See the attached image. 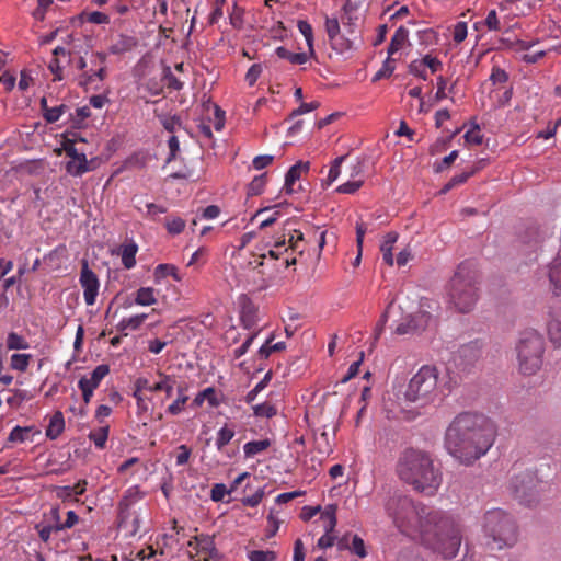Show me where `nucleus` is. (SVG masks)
Segmentation results:
<instances>
[{
    "mask_svg": "<svg viewBox=\"0 0 561 561\" xmlns=\"http://www.w3.org/2000/svg\"><path fill=\"white\" fill-rule=\"evenodd\" d=\"M386 512L403 534L420 538L425 547L444 559L457 556L462 536L453 517L440 511L419 507L410 496L400 493L389 497Z\"/></svg>",
    "mask_w": 561,
    "mask_h": 561,
    "instance_id": "f257e3e1",
    "label": "nucleus"
},
{
    "mask_svg": "<svg viewBox=\"0 0 561 561\" xmlns=\"http://www.w3.org/2000/svg\"><path fill=\"white\" fill-rule=\"evenodd\" d=\"M493 422L477 413H460L445 433L447 451L463 465H471L491 448L494 443Z\"/></svg>",
    "mask_w": 561,
    "mask_h": 561,
    "instance_id": "f03ea898",
    "label": "nucleus"
},
{
    "mask_svg": "<svg viewBox=\"0 0 561 561\" xmlns=\"http://www.w3.org/2000/svg\"><path fill=\"white\" fill-rule=\"evenodd\" d=\"M396 472L414 491L432 496L438 491L443 477L432 457L420 449L407 448L397 461Z\"/></svg>",
    "mask_w": 561,
    "mask_h": 561,
    "instance_id": "7ed1b4c3",
    "label": "nucleus"
},
{
    "mask_svg": "<svg viewBox=\"0 0 561 561\" xmlns=\"http://www.w3.org/2000/svg\"><path fill=\"white\" fill-rule=\"evenodd\" d=\"M479 271L470 261L461 262L447 285L448 301L462 313L469 312L479 299Z\"/></svg>",
    "mask_w": 561,
    "mask_h": 561,
    "instance_id": "20e7f679",
    "label": "nucleus"
},
{
    "mask_svg": "<svg viewBox=\"0 0 561 561\" xmlns=\"http://www.w3.org/2000/svg\"><path fill=\"white\" fill-rule=\"evenodd\" d=\"M545 350V340L537 330L520 332L515 344L518 371L524 376L536 375L542 366Z\"/></svg>",
    "mask_w": 561,
    "mask_h": 561,
    "instance_id": "39448f33",
    "label": "nucleus"
},
{
    "mask_svg": "<svg viewBox=\"0 0 561 561\" xmlns=\"http://www.w3.org/2000/svg\"><path fill=\"white\" fill-rule=\"evenodd\" d=\"M483 529L486 537L492 540V548L512 547L517 541V528L513 518L500 508L485 513ZM488 545H491V542H488Z\"/></svg>",
    "mask_w": 561,
    "mask_h": 561,
    "instance_id": "423d86ee",
    "label": "nucleus"
},
{
    "mask_svg": "<svg viewBox=\"0 0 561 561\" xmlns=\"http://www.w3.org/2000/svg\"><path fill=\"white\" fill-rule=\"evenodd\" d=\"M438 369L432 365H423L410 379L404 397L410 402L426 404L436 396Z\"/></svg>",
    "mask_w": 561,
    "mask_h": 561,
    "instance_id": "0eeeda50",
    "label": "nucleus"
},
{
    "mask_svg": "<svg viewBox=\"0 0 561 561\" xmlns=\"http://www.w3.org/2000/svg\"><path fill=\"white\" fill-rule=\"evenodd\" d=\"M76 69L80 71L78 84L85 89H99L107 78V55L102 51H92L88 57L78 56Z\"/></svg>",
    "mask_w": 561,
    "mask_h": 561,
    "instance_id": "6e6552de",
    "label": "nucleus"
},
{
    "mask_svg": "<svg viewBox=\"0 0 561 561\" xmlns=\"http://www.w3.org/2000/svg\"><path fill=\"white\" fill-rule=\"evenodd\" d=\"M539 481L531 471H523L511 478L510 489L522 504L533 505L537 501Z\"/></svg>",
    "mask_w": 561,
    "mask_h": 561,
    "instance_id": "1a4fd4ad",
    "label": "nucleus"
},
{
    "mask_svg": "<svg viewBox=\"0 0 561 561\" xmlns=\"http://www.w3.org/2000/svg\"><path fill=\"white\" fill-rule=\"evenodd\" d=\"M76 53L62 46H57L53 50V58L48 64L49 71L54 75V81H61L65 78L64 70L66 65H73L76 68Z\"/></svg>",
    "mask_w": 561,
    "mask_h": 561,
    "instance_id": "9d476101",
    "label": "nucleus"
},
{
    "mask_svg": "<svg viewBox=\"0 0 561 561\" xmlns=\"http://www.w3.org/2000/svg\"><path fill=\"white\" fill-rule=\"evenodd\" d=\"M79 282L83 289V298L85 304L88 306L94 305L99 294L100 282L96 274L90 270L85 260L82 261Z\"/></svg>",
    "mask_w": 561,
    "mask_h": 561,
    "instance_id": "9b49d317",
    "label": "nucleus"
},
{
    "mask_svg": "<svg viewBox=\"0 0 561 561\" xmlns=\"http://www.w3.org/2000/svg\"><path fill=\"white\" fill-rule=\"evenodd\" d=\"M321 519L324 522V535L319 538L318 547L321 549H327L332 547L335 540V537L332 535L337 523L335 507H327V510L321 515Z\"/></svg>",
    "mask_w": 561,
    "mask_h": 561,
    "instance_id": "f8f14e48",
    "label": "nucleus"
},
{
    "mask_svg": "<svg viewBox=\"0 0 561 561\" xmlns=\"http://www.w3.org/2000/svg\"><path fill=\"white\" fill-rule=\"evenodd\" d=\"M240 320L244 329H253L259 321V308L248 297L240 300Z\"/></svg>",
    "mask_w": 561,
    "mask_h": 561,
    "instance_id": "ddd939ff",
    "label": "nucleus"
},
{
    "mask_svg": "<svg viewBox=\"0 0 561 561\" xmlns=\"http://www.w3.org/2000/svg\"><path fill=\"white\" fill-rule=\"evenodd\" d=\"M138 44L135 36L127 34H118L113 37L108 46V53L112 55H123L131 51Z\"/></svg>",
    "mask_w": 561,
    "mask_h": 561,
    "instance_id": "4468645a",
    "label": "nucleus"
},
{
    "mask_svg": "<svg viewBox=\"0 0 561 561\" xmlns=\"http://www.w3.org/2000/svg\"><path fill=\"white\" fill-rule=\"evenodd\" d=\"M309 168V162L302 161H299L293 167H290V169L286 173L285 183L283 187L286 194L290 195L295 192L294 184L296 183V181L300 179L302 172H308Z\"/></svg>",
    "mask_w": 561,
    "mask_h": 561,
    "instance_id": "2eb2a0df",
    "label": "nucleus"
},
{
    "mask_svg": "<svg viewBox=\"0 0 561 561\" xmlns=\"http://www.w3.org/2000/svg\"><path fill=\"white\" fill-rule=\"evenodd\" d=\"M118 520L119 528L125 530L129 536H135L140 529V518L136 513L122 511L118 514Z\"/></svg>",
    "mask_w": 561,
    "mask_h": 561,
    "instance_id": "dca6fc26",
    "label": "nucleus"
},
{
    "mask_svg": "<svg viewBox=\"0 0 561 561\" xmlns=\"http://www.w3.org/2000/svg\"><path fill=\"white\" fill-rule=\"evenodd\" d=\"M548 277L553 295L561 296V252L549 264Z\"/></svg>",
    "mask_w": 561,
    "mask_h": 561,
    "instance_id": "f3484780",
    "label": "nucleus"
},
{
    "mask_svg": "<svg viewBox=\"0 0 561 561\" xmlns=\"http://www.w3.org/2000/svg\"><path fill=\"white\" fill-rule=\"evenodd\" d=\"M110 367L107 365H99L96 366L90 376H83L79 379V383H82V386L90 387L92 389H96L101 381L108 375Z\"/></svg>",
    "mask_w": 561,
    "mask_h": 561,
    "instance_id": "a211bd4d",
    "label": "nucleus"
},
{
    "mask_svg": "<svg viewBox=\"0 0 561 561\" xmlns=\"http://www.w3.org/2000/svg\"><path fill=\"white\" fill-rule=\"evenodd\" d=\"M409 38V30L404 26H400L396 30L394 34L391 37L388 55L392 57L396 53H398L404 45L408 43Z\"/></svg>",
    "mask_w": 561,
    "mask_h": 561,
    "instance_id": "6ab92c4d",
    "label": "nucleus"
},
{
    "mask_svg": "<svg viewBox=\"0 0 561 561\" xmlns=\"http://www.w3.org/2000/svg\"><path fill=\"white\" fill-rule=\"evenodd\" d=\"M91 170L92 168L85 154H82L81 158L71 159L66 163V171L72 176H81Z\"/></svg>",
    "mask_w": 561,
    "mask_h": 561,
    "instance_id": "aec40b11",
    "label": "nucleus"
},
{
    "mask_svg": "<svg viewBox=\"0 0 561 561\" xmlns=\"http://www.w3.org/2000/svg\"><path fill=\"white\" fill-rule=\"evenodd\" d=\"M158 376L160 380L152 385L151 392H165L167 398H170L176 382L174 376L164 373H158Z\"/></svg>",
    "mask_w": 561,
    "mask_h": 561,
    "instance_id": "412c9836",
    "label": "nucleus"
},
{
    "mask_svg": "<svg viewBox=\"0 0 561 561\" xmlns=\"http://www.w3.org/2000/svg\"><path fill=\"white\" fill-rule=\"evenodd\" d=\"M207 401L210 408H217L220 405V400L217 397L216 390L213 387H208L203 391L198 392L194 398L192 404L196 408L202 407Z\"/></svg>",
    "mask_w": 561,
    "mask_h": 561,
    "instance_id": "4be33fe9",
    "label": "nucleus"
},
{
    "mask_svg": "<svg viewBox=\"0 0 561 561\" xmlns=\"http://www.w3.org/2000/svg\"><path fill=\"white\" fill-rule=\"evenodd\" d=\"M65 430V419L60 411L54 413L46 428V436L56 439Z\"/></svg>",
    "mask_w": 561,
    "mask_h": 561,
    "instance_id": "5701e85b",
    "label": "nucleus"
},
{
    "mask_svg": "<svg viewBox=\"0 0 561 561\" xmlns=\"http://www.w3.org/2000/svg\"><path fill=\"white\" fill-rule=\"evenodd\" d=\"M549 341L556 348H561V319L552 316L547 323Z\"/></svg>",
    "mask_w": 561,
    "mask_h": 561,
    "instance_id": "b1692460",
    "label": "nucleus"
},
{
    "mask_svg": "<svg viewBox=\"0 0 561 561\" xmlns=\"http://www.w3.org/2000/svg\"><path fill=\"white\" fill-rule=\"evenodd\" d=\"M271 447V440L268 438L260 440H251L244 444L243 453L245 458H253L267 450Z\"/></svg>",
    "mask_w": 561,
    "mask_h": 561,
    "instance_id": "393cba45",
    "label": "nucleus"
},
{
    "mask_svg": "<svg viewBox=\"0 0 561 561\" xmlns=\"http://www.w3.org/2000/svg\"><path fill=\"white\" fill-rule=\"evenodd\" d=\"M157 290L153 287H140L135 293V304L138 306H152L157 304Z\"/></svg>",
    "mask_w": 561,
    "mask_h": 561,
    "instance_id": "a878e982",
    "label": "nucleus"
},
{
    "mask_svg": "<svg viewBox=\"0 0 561 561\" xmlns=\"http://www.w3.org/2000/svg\"><path fill=\"white\" fill-rule=\"evenodd\" d=\"M398 240V234L396 232H389L385 236L382 244L380 247V251L382 253V260L386 264L392 266L393 265V255L392 249L394 243Z\"/></svg>",
    "mask_w": 561,
    "mask_h": 561,
    "instance_id": "bb28decb",
    "label": "nucleus"
},
{
    "mask_svg": "<svg viewBox=\"0 0 561 561\" xmlns=\"http://www.w3.org/2000/svg\"><path fill=\"white\" fill-rule=\"evenodd\" d=\"M186 386H178L176 392L178 397L168 407L167 412L171 415H179L183 409L184 405L188 401V396H186Z\"/></svg>",
    "mask_w": 561,
    "mask_h": 561,
    "instance_id": "cd10ccee",
    "label": "nucleus"
},
{
    "mask_svg": "<svg viewBox=\"0 0 561 561\" xmlns=\"http://www.w3.org/2000/svg\"><path fill=\"white\" fill-rule=\"evenodd\" d=\"M138 252V245L130 241L122 247L121 256L122 263L125 268L130 270L136 265V254Z\"/></svg>",
    "mask_w": 561,
    "mask_h": 561,
    "instance_id": "c85d7f7f",
    "label": "nucleus"
},
{
    "mask_svg": "<svg viewBox=\"0 0 561 561\" xmlns=\"http://www.w3.org/2000/svg\"><path fill=\"white\" fill-rule=\"evenodd\" d=\"M484 167V160H481L477 163L476 167H473L472 169L468 170V171H462L461 173L459 174H455L450 180L449 182L446 184L445 186V191L447 190H450L455 186H458L465 182H467V180L472 176L474 173H477L479 170H481L482 168Z\"/></svg>",
    "mask_w": 561,
    "mask_h": 561,
    "instance_id": "c756f323",
    "label": "nucleus"
},
{
    "mask_svg": "<svg viewBox=\"0 0 561 561\" xmlns=\"http://www.w3.org/2000/svg\"><path fill=\"white\" fill-rule=\"evenodd\" d=\"M147 318V313H140L129 318H123L117 324V330L121 332L125 330H138Z\"/></svg>",
    "mask_w": 561,
    "mask_h": 561,
    "instance_id": "7c9ffc66",
    "label": "nucleus"
},
{
    "mask_svg": "<svg viewBox=\"0 0 561 561\" xmlns=\"http://www.w3.org/2000/svg\"><path fill=\"white\" fill-rule=\"evenodd\" d=\"M275 53L279 58L286 59L293 65H302L308 60V56L306 53H291L283 46L277 47Z\"/></svg>",
    "mask_w": 561,
    "mask_h": 561,
    "instance_id": "2f4dec72",
    "label": "nucleus"
},
{
    "mask_svg": "<svg viewBox=\"0 0 561 561\" xmlns=\"http://www.w3.org/2000/svg\"><path fill=\"white\" fill-rule=\"evenodd\" d=\"M110 426L104 425L89 433V439L94 443L98 449H104L108 438Z\"/></svg>",
    "mask_w": 561,
    "mask_h": 561,
    "instance_id": "473e14b6",
    "label": "nucleus"
},
{
    "mask_svg": "<svg viewBox=\"0 0 561 561\" xmlns=\"http://www.w3.org/2000/svg\"><path fill=\"white\" fill-rule=\"evenodd\" d=\"M141 499H142V493L140 492L138 486L129 488L125 492L123 499L119 502V505H118L119 512L129 511L130 505L138 502Z\"/></svg>",
    "mask_w": 561,
    "mask_h": 561,
    "instance_id": "72a5a7b5",
    "label": "nucleus"
},
{
    "mask_svg": "<svg viewBox=\"0 0 561 561\" xmlns=\"http://www.w3.org/2000/svg\"><path fill=\"white\" fill-rule=\"evenodd\" d=\"M274 336L271 335L267 341L260 347L257 355L261 359H267L273 352H280L286 348L285 342L272 344Z\"/></svg>",
    "mask_w": 561,
    "mask_h": 561,
    "instance_id": "f704fd0d",
    "label": "nucleus"
},
{
    "mask_svg": "<svg viewBox=\"0 0 561 561\" xmlns=\"http://www.w3.org/2000/svg\"><path fill=\"white\" fill-rule=\"evenodd\" d=\"M33 432V427L26 426H15L9 434L8 442L9 443H24L26 440H32L31 433Z\"/></svg>",
    "mask_w": 561,
    "mask_h": 561,
    "instance_id": "c9c22d12",
    "label": "nucleus"
},
{
    "mask_svg": "<svg viewBox=\"0 0 561 561\" xmlns=\"http://www.w3.org/2000/svg\"><path fill=\"white\" fill-rule=\"evenodd\" d=\"M410 318L411 322H413V328L416 329L417 332L425 330L432 320V316L425 310H419L411 314Z\"/></svg>",
    "mask_w": 561,
    "mask_h": 561,
    "instance_id": "e433bc0d",
    "label": "nucleus"
},
{
    "mask_svg": "<svg viewBox=\"0 0 561 561\" xmlns=\"http://www.w3.org/2000/svg\"><path fill=\"white\" fill-rule=\"evenodd\" d=\"M153 275L156 282H159L161 278H164L167 276H172L175 280H180L178 268L172 264H159L154 268Z\"/></svg>",
    "mask_w": 561,
    "mask_h": 561,
    "instance_id": "4c0bfd02",
    "label": "nucleus"
},
{
    "mask_svg": "<svg viewBox=\"0 0 561 561\" xmlns=\"http://www.w3.org/2000/svg\"><path fill=\"white\" fill-rule=\"evenodd\" d=\"M69 110L70 107L66 104L50 106V108L46 111L44 119L49 124H54L58 122L65 113L69 112Z\"/></svg>",
    "mask_w": 561,
    "mask_h": 561,
    "instance_id": "58836bf2",
    "label": "nucleus"
},
{
    "mask_svg": "<svg viewBox=\"0 0 561 561\" xmlns=\"http://www.w3.org/2000/svg\"><path fill=\"white\" fill-rule=\"evenodd\" d=\"M31 359V354H13L10 360L11 368L23 373L27 369Z\"/></svg>",
    "mask_w": 561,
    "mask_h": 561,
    "instance_id": "ea45409f",
    "label": "nucleus"
},
{
    "mask_svg": "<svg viewBox=\"0 0 561 561\" xmlns=\"http://www.w3.org/2000/svg\"><path fill=\"white\" fill-rule=\"evenodd\" d=\"M280 206H282V204L274 205L273 207H264V208L259 209L255 213L254 217H259L263 213H265V211H267L270 209H274V213L270 217H267L266 219L261 221V224H260V228L261 229L270 227V226H272L273 224L276 222V220L278 219V217L280 215V211L278 210L280 208Z\"/></svg>",
    "mask_w": 561,
    "mask_h": 561,
    "instance_id": "a19ab883",
    "label": "nucleus"
},
{
    "mask_svg": "<svg viewBox=\"0 0 561 561\" xmlns=\"http://www.w3.org/2000/svg\"><path fill=\"white\" fill-rule=\"evenodd\" d=\"M234 437V430L225 425L217 433L216 447L221 450Z\"/></svg>",
    "mask_w": 561,
    "mask_h": 561,
    "instance_id": "79ce46f5",
    "label": "nucleus"
},
{
    "mask_svg": "<svg viewBox=\"0 0 561 561\" xmlns=\"http://www.w3.org/2000/svg\"><path fill=\"white\" fill-rule=\"evenodd\" d=\"M7 347L9 350H26L30 345L22 335L15 332H10L7 337Z\"/></svg>",
    "mask_w": 561,
    "mask_h": 561,
    "instance_id": "37998d69",
    "label": "nucleus"
},
{
    "mask_svg": "<svg viewBox=\"0 0 561 561\" xmlns=\"http://www.w3.org/2000/svg\"><path fill=\"white\" fill-rule=\"evenodd\" d=\"M345 158H346V156H341V157L335 158L332 161L327 180H325L327 186H330L340 176L341 165H342L343 161L345 160Z\"/></svg>",
    "mask_w": 561,
    "mask_h": 561,
    "instance_id": "c03bdc74",
    "label": "nucleus"
},
{
    "mask_svg": "<svg viewBox=\"0 0 561 561\" xmlns=\"http://www.w3.org/2000/svg\"><path fill=\"white\" fill-rule=\"evenodd\" d=\"M331 47L339 54H343L353 47V43L350 38L340 34L330 41Z\"/></svg>",
    "mask_w": 561,
    "mask_h": 561,
    "instance_id": "a18cd8bd",
    "label": "nucleus"
},
{
    "mask_svg": "<svg viewBox=\"0 0 561 561\" xmlns=\"http://www.w3.org/2000/svg\"><path fill=\"white\" fill-rule=\"evenodd\" d=\"M266 173L255 176L248 185V194L252 196L260 195L266 184Z\"/></svg>",
    "mask_w": 561,
    "mask_h": 561,
    "instance_id": "49530a36",
    "label": "nucleus"
},
{
    "mask_svg": "<svg viewBox=\"0 0 561 561\" xmlns=\"http://www.w3.org/2000/svg\"><path fill=\"white\" fill-rule=\"evenodd\" d=\"M368 162L367 157H358L354 164L351 167L350 176L352 179H364L366 164Z\"/></svg>",
    "mask_w": 561,
    "mask_h": 561,
    "instance_id": "de8ad7c7",
    "label": "nucleus"
},
{
    "mask_svg": "<svg viewBox=\"0 0 561 561\" xmlns=\"http://www.w3.org/2000/svg\"><path fill=\"white\" fill-rule=\"evenodd\" d=\"M253 413L255 416L270 419V417H273L274 415H276L277 409L273 404H271L268 402H264V403L254 405Z\"/></svg>",
    "mask_w": 561,
    "mask_h": 561,
    "instance_id": "09e8293b",
    "label": "nucleus"
},
{
    "mask_svg": "<svg viewBox=\"0 0 561 561\" xmlns=\"http://www.w3.org/2000/svg\"><path fill=\"white\" fill-rule=\"evenodd\" d=\"M297 26H298L299 32L304 35L309 50L311 53H313V32H312L311 24L308 23L307 21L301 20V21H298Z\"/></svg>",
    "mask_w": 561,
    "mask_h": 561,
    "instance_id": "8fccbe9b",
    "label": "nucleus"
},
{
    "mask_svg": "<svg viewBox=\"0 0 561 561\" xmlns=\"http://www.w3.org/2000/svg\"><path fill=\"white\" fill-rule=\"evenodd\" d=\"M394 59L392 57H389L385 60L382 67L376 72V75L373 78V81H379L383 78L390 77L394 71Z\"/></svg>",
    "mask_w": 561,
    "mask_h": 561,
    "instance_id": "3c124183",
    "label": "nucleus"
},
{
    "mask_svg": "<svg viewBox=\"0 0 561 561\" xmlns=\"http://www.w3.org/2000/svg\"><path fill=\"white\" fill-rule=\"evenodd\" d=\"M90 115L91 112L88 106L79 107L75 113L69 114L72 126L75 127H80Z\"/></svg>",
    "mask_w": 561,
    "mask_h": 561,
    "instance_id": "603ef678",
    "label": "nucleus"
},
{
    "mask_svg": "<svg viewBox=\"0 0 561 561\" xmlns=\"http://www.w3.org/2000/svg\"><path fill=\"white\" fill-rule=\"evenodd\" d=\"M185 220L181 217H170L167 219L165 228L171 234H179L185 228Z\"/></svg>",
    "mask_w": 561,
    "mask_h": 561,
    "instance_id": "864d4df0",
    "label": "nucleus"
},
{
    "mask_svg": "<svg viewBox=\"0 0 561 561\" xmlns=\"http://www.w3.org/2000/svg\"><path fill=\"white\" fill-rule=\"evenodd\" d=\"M160 123L165 130L169 133H174L176 129L182 127L181 118L176 115L172 116H161Z\"/></svg>",
    "mask_w": 561,
    "mask_h": 561,
    "instance_id": "5fc2aeb1",
    "label": "nucleus"
},
{
    "mask_svg": "<svg viewBox=\"0 0 561 561\" xmlns=\"http://www.w3.org/2000/svg\"><path fill=\"white\" fill-rule=\"evenodd\" d=\"M363 184L364 179L351 180L337 186L336 192L341 194H354L363 186Z\"/></svg>",
    "mask_w": 561,
    "mask_h": 561,
    "instance_id": "6e6d98bb",
    "label": "nucleus"
},
{
    "mask_svg": "<svg viewBox=\"0 0 561 561\" xmlns=\"http://www.w3.org/2000/svg\"><path fill=\"white\" fill-rule=\"evenodd\" d=\"M250 561H276V553L271 550H253L248 554Z\"/></svg>",
    "mask_w": 561,
    "mask_h": 561,
    "instance_id": "4d7b16f0",
    "label": "nucleus"
},
{
    "mask_svg": "<svg viewBox=\"0 0 561 561\" xmlns=\"http://www.w3.org/2000/svg\"><path fill=\"white\" fill-rule=\"evenodd\" d=\"M409 72L422 80H427L426 67L421 59H415L409 65Z\"/></svg>",
    "mask_w": 561,
    "mask_h": 561,
    "instance_id": "13d9d810",
    "label": "nucleus"
},
{
    "mask_svg": "<svg viewBox=\"0 0 561 561\" xmlns=\"http://www.w3.org/2000/svg\"><path fill=\"white\" fill-rule=\"evenodd\" d=\"M350 550L359 558H365L367 556L364 540L358 535H354L352 537Z\"/></svg>",
    "mask_w": 561,
    "mask_h": 561,
    "instance_id": "bf43d9fd",
    "label": "nucleus"
},
{
    "mask_svg": "<svg viewBox=\"0 0 561 561\" xmlns=\"http://www.w3.org/2000/svg\"><path fill=\"white\" fill-rule=\"evenodd\" d=\"M468 34V26L466 22H457L453 30V39L456 44L462 43Z\"/></svg>",
    "mask_w": 561,
    "mask_h": 561,
    "instance_id": "052dcab7",
    "label": "nucleus"
},
{
    "mask_svg": "<svg viewBox=\"0 0 561 561\" xmlns=\"http://www.w3.org/2000/svg\"><path fill=\"white\" fill-rule=\"evenodd\" d=\"M483 24L486 26L489 31L499 32L502 30L501 22L495 10H491L488 12V15Z\"/></svg>",
    "mask_w": 561,
    "mask_h": 561,
    "instance_id": "680f3d73",
    "label": "nucleus"
},
{
    "mask_svg": "<svg viewBox=\"0 0 561 561\" xmlns=\"http://www.w3.org/2000/svg\"><path fill=\"white\" fill-rule=\"evenodd\" d=\"M483 136L481 135L480 127L476 125L465 134V141L469 145H481Z\"/></svg>",
    "mask_w": 561,
    "mask_h": 561,
    "instance_id": "e2e57ef3",
    "label": "nucleus"
},
{
    "mask_svg": "<svg viewBox=\"0 0 561 561\" xmlns=\"http://www.w3.org/2000/svg\"><path fill=\"white\" fill-rule=\"evenodd\" d=\"M324 26H325V32L328 34L329 41H331L332 38H334L341 34V27H340V23H339L337 19L327 18Z\"/></svg>",
    "mask_w": 561,
    "mask_h": 561,
    "instance_id": "0e129e2a",
    "label": "nucleus"
},
{
    "mask_svg": "<svg viewBox=\"0 0 561 561\" xmlns=\"http://www.w3.org/2000/svg\"><path fill=\"white\" fill-rule=\"evenodd\" d=\"M421 60L425 65L426 69H430L431 73H436L443 68L442 61L432 55H425Z\"/></svg>",
    "mask_w": 561,
    "mask_h": 561,
    "instance_id": "69168bd1",
    "label": "nucleus"
},
{
    "mask_svg": "<svg viewBox=\"0 0 561 561\" xmlns=\"http://www.w3.org/2000/svg\"><path fill=\"white\" fill-rule=\"evenodd\" d=\"M262 73V66L260 64H253L247 75L245 81L250 87L254 85Z\"/></svg>",
    "mask_w": 561,
    "mask_h": 561,
    "instance_id": "338daca9",
    "label": "nucleus"
},
{
    "mask_svg": "<svg viewBox=\"0 0 561 561\" xmlns=\"http://www.w3.org/2000/svg\"><path fill=\"white\" fill-rule=\"evenodd\" d=\"M192 449L186 445H180L176 448V465L184 466L188 462Z\"/></svg>",
    "mask_w": 561,
    "mask_h": 561,
    "instance_id": "774afa93",
    "label": "nucleus"
}]
</instances>
